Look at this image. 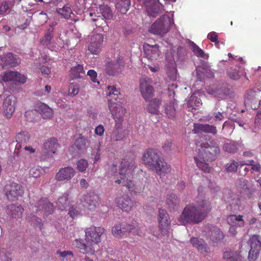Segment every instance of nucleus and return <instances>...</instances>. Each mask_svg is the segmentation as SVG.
I'll return each instance as SVG.
<instances>
[{"mask_svg":"<svg viewBox=\"0 0 261 261\" xmlns=\"http://www.w3.org/2000/svg\"><path fill=\"white\" fill-rule=\"evenodd\" d=\"M131 232L130 224L121 223L115 225L112 228L113 235L118 238L122 237L127 233Z\"/></svg>","mask_w":261,"mask_h":261,"instance_id":"23","label":"nucleus"},{"mask_svg":"<svg viewBox=\"0 0 261 261\" xmlns=\"http://www.w3.org/2000/svg\"><path fill=\"white\" fill-rule=\"evenodd\" d=\"M57 12L62 17L66 19L70 18L72 12L71 8L67 5H65L62 8L57 9Z\"/></svg>","mask_w":261,"mask_h":261,"instance_id":"47","label":"nucleus"},{"mask_svg":"<svg viewBox=\"0 0 261 261\" xmlns=\"http://www.w3.org/2000/svg\"><path fill=\"white\" fill-rule=\"evenodd\" d=\"M167 74L171 80L175 81L176 79V69L173 68L171 70H168Z\"/></svg>","mask_w":261,"mask_h":261,"instance_id":"64","label":"nucleus"},{"mask_svg":"<svg viewBox=\"0 0 261 261\" xmlns=\"http://www.w3.org/2000/svg\"><path fill=\"white\" fill-rule=\"evenodd\" d=\"M238 166L239 163L233 160L229 164H227L225 167L228 172H236L238 170Z\"/></svg>","mask_w":261,"mask_h":261,"instance_id":"57","label":"nucleus"},{"mask_svg":"<svg viewBox=\"0 0 261 261\" xmlns=\"http://www.w3.org/2000/svg\"><path fill=\"white\" fill-rule=\"evenodd\" d=\"M89 15L91 17V20L96 22L95 25L97 27H101L104 32H107L108 30L109 27L107 23L102 16H96L92 13H90Z\"/></svg>","mask_w":261,"mask_h":261,"instance_id":"36","label":"nucleus"},{"mask_svg":"<svg viewBox=\"0 0 261 261\" xmlns=\"http://www.w3.org/2000/svg\"><path fill=\"white\" fill-rule=\"evenodd\" d=\"M227 74L230 79L234 80H239L240 77L238 70L236 69L230 68Z\"/></svg>","mask_w":261,"mask_h":261,"instance_id":"60","label":"nucleus"},{"mask_svg":"<svg viewBox=\"0 0 261 261\" xmlns=\"http://www.w3.org/2000/svg\"><path fill=\"white\" fill-rule=\"evenodd\" d=\"M24 209L20 204H11L7 206V213L13 218H20L23 213Z\"/></svg>","mask_w":261,"mask_h":261,"instance_id":"27","label":"nucleus"},{"mask_svg":"<svg viewBox=\"0 0 261 261\" xmlns=\"http://www.w3.org/2000/svg\"><path fill=\"white\" fill-rule=\"evenodd\" d=\"M20 62L19 58L14 56L12 53H7L1 58V64L3 68L14 67Z\"/></svg>","mask_w":261,"mask_h":261,"instance_id":"22","label":"nucleus"},{"mask_svg":"<svg viewBox=\"0 0 261 261\" xmlns=\"http://www.w3.org/2000/svg\"><path fill=\"white\" fill-rule=\"evenodd\" d=\"M136 168L134 160H123L119 169L120 179L116 180L115 182L121 184L125 182L127 178L130 179V177L133 176V173Z\"/></svg>","mask_w":261,"mask_h":261,"instance_id":"6","label":"nucleus"},{"mask_svg":"<svg viewBox=\"0 0 261 261\" xmlns=\"http://www.w3.org/2000/svg\"><path fill=\"white\" fill-rule=\"evenodd\" d=\"M108 107L115 121L123 122L126 109L116 102H112L111 100H108Z\"/></svg>","mask_w":261,"mask_h":261,"instance_id":"11","label":"nucleus"},{"mask_svg":"<svg viewBox=\"0 0 261 261\" xmlns=\"http://www.w3.org/2000/svg\"><path fill=\"white\" fill-rule=\"evenodd\" d=\"M104 232L105 229L103 227L91 226L85 230L86 243H85L82 239H76L73 244L79 249L81 253L93 255L95 250L92 244L93 243L96 244L99 243L101 241L100 237Z\"/></svg>","mask_w":261,"mask_h":261,"instance_id":"2","label":"nucleus"},{"mask_svg":"<svg viewBox=\"0 0 261 261\" xmlns=\"http://www.w3.org/2000/svg\"><path fill=\"white\" fill-rule=\"evenodd\" d=\"M172 23V20L169 16L164 15L152 24L149 31L154 35L163 37L169 32Z\"/></svg>","mask_w":261,"mask_h":261,"instance_id":"5","label":"nucleus"},{"mask_svg":"<svg viewBox=\"0 0 261 261\" xmlns=\"http://www.w3.org/2000/svg\"><path fill=\"white\" fill-rule=\"evenodd\" d=\"M115 203L117 206L126 212L130 211L136 205V202L126 195L117 197Z\"/></svg>","mask_w":261,"mask_h":261,"instance_id":"17","label":"nucleus"},{"mask_svg":"<svg viewBox=\"0 0 261 261\" xmlns=\"http://www.w3.org/2000/svg\"><path fill=\"white\" fill-rule=\"evenodd\" d=\"M27 219L34 226L39 227L41 226V219L33 214L27 216Z\"/></svg>","mask_w":261,"mask_h":261,"instance_id":"53","label":"nucleus"},{"mask_svg":"<svg viewBox=\"0 0 261 261\" xmlns=\"http://www.w3.org/2000/svg\"><path fill=\"white\" fill-rule=\"evenodd\" d=\"M103 41V36L101 34H96L91 36L88 50L93 55H98L101 51Z\"/></svg>","mask_w":261,"mask_h":261,"instance_id":"16","label":"nucleus"},{"mask_svg":"<svg viewBox=\"0 0 261 261\" xmlns=\"http://www.w3.org/2000/svg\"><path fill=\"white\" fill-rule=\"evenodd\" d=\"M57 204L58 207L61 210H64L66 208V206L68 204V202L66 197H60L58 199Z\"/></svg>","mask_w":261,"mask_h":261,"instance_id":"59","label":"nucleus"},{"mask_svg":"<svg viewBox=\"0 0 261 261\" xmlns=\"http://www.w3.org/2000/svg\"><path fill=\"white\" fill-rule=\"evenodd\" d=\"M159 0H152L146 5V11L149 15L154 17L160 13L161 9L159 6Z\"/></svg>","mask_w":261,"mask_h":261,"instance_id":"31","label":"nucleus"},{"mask_svg":"<svg viewBox=\"0 0 261 261\" xmlns=\"http://www.w3.org/2000/svg\"><path fill=\"white\" fill-rule=\"evenodd\" d=\"M14 75V71H9L4 72L3 74L0 77V83L4 82L5 83L8 82H13Z\"/></svg>","mask_w":261,"mask_h":261,"instance_id":"50","label":"nucleus"},{"mask_svg":"<svg viewBox=\"0 0 261 261\" xmlns=\"http://www.w3.org/2000/svg\"><path fill=\"white\" fill-rule=\"evenodd\" d=\"M4 190L7 198L10 201L17 200L19 197H21L24 194L23 187L21 185L14 182L6 185Z\"/></svg>","mask_w":261,"mask_h":261,"instance_id":"7","label":"nucleus"},{"mask_svg":"<svg viewBox=\"0 0 261 261\" xmlns=\"http://www.w3.org/2000/svg\"><path fill=\"white\" fill-rule=\"evenodd\" d=\"M208 236L210 239L214 243H218L223 239L224 236L221 230L215 226L211 225Z\"/></svg>","mask_w":261,"mask_h":261,"instance_id":"28","label":"nucleus"},{"mask_svg":"<svg viewBox=\"0 0 261 261\" xmlns=\"http://www.w3.org/2000/svg\"><path fill=\"white\" fill-rule=\"evenodd\" d=\"M197 150L198 157L207 161L215 160L220 153L219 147L214 140L201 143Z\"/></svg>","mask_w":261,"mask_h":261,"instance_id":"4","label":"nucleus"},{"mask_svg":"<svg viewBox=\"0 0 261 261\" xmlns=\"http://www.w3.org/2000/svg\"><path fill=\"white\" fill-rule=\"evenodd\" d=\"M107 89L109 91L108 95L110 97L109 100H111L112 102L117 101L119 102L123 97V95L120 92V89H117L114 86H108Z\"/></svg>","mask_w":261,"mask_h":261,"instance_id":"32","label":"nucleus"},{"mask_svg":"<svg viewBox=\"0 0 261 261\" xmlns=\"http://www.w3.org/2000/svg\"><path fill=\"white\" fill-rule=\"evenodd\" d=\"M223 149L229 153L236 152L238 149V144L236 142L225 143L223 146Z\"/></svg>","mask_w":261,"mask_h":261,"instance_id":"48","label":"nucleus"},{"mask_svg":"<svg viewBox=\"0 0 261 261\" xmlns=\"http://www.w3.org/2000/svg\"><path fill=\"white\" fill-rule=\"evenodd\" d=\"M41 173V170L39 167H33L29 171L30 177L34 178L39 177Z\"/></svg>","mask_w":261,"mask_h":261,"instance_id":"58","label":"nucleus"},{"mask_svg":"<svg viewBox=\"0 0 261 261\" xmlns=\"http://www.w3.org/2000/svg\"><path fill=\"white\" fill-rule=\"evenodd\" d=\"M194 159L197 166L199 169L203 171L204 172H210L211 168L209 167L208 165L205 162V160H203V161H200L198 156H195Z\"/></svg>","mask_w":261,"mask_h":261,"instance_id":"46","label":"nucleus"},{"mask_svg":"<svg viewBox=\"0 0 261 261\" xmlns=\"http://www.w3.org/2000/svg\"><path fill=\"white\" fill-rule=\"evenodd\" d=\"M9 9L8 3L6 1L0 3V15L4 14Z\"/></svg>","mask_w":261,"mask_h":261,"instance_id":"62","label":"nucleus"},{"mask_svg":"<svg viewBox=\"0 0 261 261\" xmlns=\"http://www.w3.org/2000/svg\"><path fill=\"white\" fill-rule=\"evenodd\" d=\"M142 161L144 164L150 169L155 170L160 175L170 172V166L161 158L156 150L148 149L144 152Z\"/></svg>","mask_w":261,"mask_h":261,"instance_id":"3","label":"nucleus"},{"mask_svg":"<svg viewBox=\"0 0 261 261\" xmlns=\"http://www.w3.org/2000/svg\"><path fill=\"white\" fill-rule=\"evenodd\" d=\"M77 170L80 172H84L88 166V163L86 160L81 159L77 162Z\"/></svg>","mask_w":261,"mask_h":261,"instance_id":"54","label":"nucleus"},{"mask_svg":"<svg viewBox=\"0 0 261 261\" xmlns=\"http://www.w3.org/2000/svg\"><path fill=\"white\" fill-rule=\"evenodd\" d=\"M70 72L71 75L74 79H80L85 75L83 66L80 64L72 67Z\"/></svg>","mask_w":261,"mask_h":261,"instance_id":"39","label":"nucleus"},{"mask_svg":"<svg viewBox=\"0 0 261 261\" xmlns=\"http://www.w3.org/2000/svg\"><path fill=\"white\" fill-rule=\"evenodd\" d=\"M207 38L212 42H215L216 45H218L219 43L218 41V36L215 32L210 33L207 35Z\"/></svg>","mask_w":261,"mask_h":261,"instance_id":"61","label":"nucleus"},{"mask_svg":"<svg viewBox=\"0 0 261 261\" xmlns=\"http://www.w3.org/2000/svg\"><path fill=\"white\" fill-rule=\"evenodd\" d=\"M99 197L95 193H87L84 195L83 206L90 211L94 210L99 204Z\"/></svg>","mask_w":261,"mask_h":261,"instance_id":"18","label":"nucleus"},{"mask_svg":"<svg viewBox=\"0 0 261 261\" xmlns=\"http://www.w3.org/2000/svg\"><path fill=\"white\" fill-rule=\"evenodd\" d=\"M261 95L259 91L250 90L248 91L245 98V104L253 110L257 109L260 105Z\"/></svg>","mask_w":261,"mask_h":261,"instance_id":"13","label":"nucleus"},{"mask_svg":"<svg viewBox=\"0 0 261 261\" xmlns=\"http://www.w3.org/2000/svg\"><path fill=\"white\" fill-rule=\"evenodd\" d=\"M202 105L201 99L197 95V93L193 94L189 98L187 105L188 107L193 108L194 106L199 107Z\"/></svg>","mask_w":261,"mask_h":261,"instance_id":"43","label":"nucleus"},{"mask_svg":"<svg viewBox=\"0 0 261 261\" xmlns=\"http://www.w3.org/2000/svg\"><path fill=\"white\" fill-rule=\"evenodd\" d=\"M158 225L159 229L162 235H169L171 221L169 215L165 210L159 209L158 215Z\"/></svg>","mask_w":261,"mask_h":261,"instance_id":"8","label":"nucleus"},{"mask_svg":"<svg viewBox=\"0 0 261 261\" xmlns=\"http://www.w3.org/2000/svg\"><path fill=\"white\" fill-rule=\"evenodd\" d=\"M38 109L43 119H51L53 117V109L46 104L40 102L38 105Z\"/></svg>","mask_w":261,"mask_h":261,"instance_id":"35","label":"nucleus"},{"mask_svg":"<svg viewBox=\"0 0 261 261\" xmlns=\"http://www.w3.org/2000/svg\"><path fill=\"white\" fill-rule=\"evenodd\" d=\"M123 63L117 60L116 62H109L106 65L105 70L107 74L114 76L122 70Z\"/></svg>","mask_w":261,"mask_h":261,"instance_id":"25","label":"nucleus"},{"mask_svg":"<svg viewBox=\"0 0 261 261\" xmlns=\"http://www.w3.org/2000/svg\"><path fill=\"white\" fill-rule=\"evenodd\" d=\"M123 186L126 187L130 193L140 194L143 192L144 187L141 184H134L130 179L127 178L125 182L122 183Z\"/></svg>","mask_w":261,"mask_h":261,"instance_id":"26","label":"nucleus"},{"mask_svg":"<svg viewBox=\"0 0 261 261\" xmlns=\"http://www.w3.org/2000/svg\"><path fill=\"white\" fill-rule=\"evenodd\" d=\"M17 103V98L13 95L6 97L3 102L4 114L7 118H10L14 113Z\"/></svg>","mask_w":261,"mask_h":261,"instance_id":"15","label":"nucleus"},{"mask_svg":"<svg viewBox=\"0 0 261 261\" xmlns=\"http://www.w3.org/2000/svg\"><path fill=\"white\" fill-rule=\"evenodd\" d=\"M99 11L102 16L105 19H111L113 17V14L111 8L107 5H100L99 6Z\"/></svg>","mask_w":261,"mask_h":261,"instance_id":"45","label":"nucleus"},{"mask_svg":"<svg viewBox=\"0 0 261 261\" xmlns=\"http://www.w3.org/2000/svg\"><path fill=\"white\" fill-rule=\"evenodd\" d=\"M165 113L169 118H174L176 116V110L174 102L170 101L164 106Z\"/></svg>","mask_w":261,"mask_h":261,"instance_id":"41","label":"nucleus"},{"mask_svg":"<svg viewBox=\"0 0 261 261\" xmlns=\"http://www.w3.org/2000/svg\"><path fill=\"white\" fill-rule=\"evenodd\" d=\"M59 146L58 140L54 137L47 140L44 144V149L48 153H55Z\"/></svg>","mask_w":261,"mask_h":261,"instance_id":"33","label":"nucleus"},{"mask_svg":"<svg viewBox=\"0 0 261 261\" xmlns=\"http://www.w3.org/2000/svg\"><path fill=\"white\" fill-rule=\"evenodd\" d=\"M131 228V232L133 235H137L138 236H142L143 232L140 226L136 223L130 224Z\"/></svg>","mask_w":261,"mask_h":261,"instance_id":"52","label":"nucleus"},{"mask_svg":"<svg viewBox=\"0 0 261 261\" xmlns=\"http://www.w3.org/2000/svg\"><path fill=\"white\" fill-rule=\"evenodd\" d=\"M193 131L195 134L203 132L205 133H211L214 135H216L217 133L216 127L208 124L194 123Z\"/></svg>","mask_w":261,"mask_h":261,"instance_id":"24","label":"nucleus"},{"mask_svg":"<svg viewBox=\"0 0 261 261\" xmlns=\"http://www.w3.org/2000/svg\"><path fill=\"white\" fill-rule=\"evenodd\" d=\"M30 209L32 212L36 213L44 211L47 215L53 212V204L47 199L43 198L37 201L35 204L32 203Z\"/></svg>","mask_w":261,"mask_h":261,"instance_id":"12","label":"nucleus"},{"mask_svg":"<svg viewBox=\"0 0 261 261\" xmlns=\"http://www.w3.org/2000/svg\"><path fill=\"white\" fill-rule=\"evenodd\" d=\"M140 90L143 98L148 101L154 94V89L152 86V81L148 77H142L140 80Z\"/></svg>","mask_w":261,"mask_h":261,"instance_id":"10","label":"nucleus"},{"mask_svg":"<svg viewBox=\"0 0 261 261\" xmlns=\"http://www.w3.org/2000/svg\"><path fill=\"white\" fill-rule=\"evenodd\" d=\"M223 258L226 261H244V257L239 252L231 250L224 251L223 254Z\"/></svg>","mask_w":261,"mask_h":261,"instance_id":"30","label":"nucleus"},{"mask_svg":"<svg viewBox=\"0 0 261 261\" xmlns=\"http://www.w3.org/2000/svg\"><path fill=\"white\" fill-rule=\"evenodd\" d=\"M30 135L28 132H20L16 136V141L17 144L16 145L15 153L19 155L21 151V148L29 142Z\"/></svg>","mask_w":261,"mask_h":261,"instance_id":"21","label":"nucleus"},{"mask_svg":"<svg viewBox=\"0 0 261 261\" xmlns=\"http://www.w3.org/2000/svg\"><path fill=\"white\" fill-rule=\"evenodd\" d=\"M79 92V86L77 83H71L68 87V95L75 96L78 94Z\"/></svg>","mask_w":261,"mask_h":261,"instance_id":"55","label":"nucleus"},{"mask_svg":"<svg viewBox=\"0 0 261 261\" xmlns=\"http://www.w3.org/2000/svg\"><path fill=\"white\" fill-rule=\"evenodd\" d=\"M207 92L210 95L218 98H223L225 96V93L221 88L216 87H210L207 90Z\"/></svg>","mask_w":261,"mask_h":261,"instance_id":"44","label":"nucleus"},{"mask_svg":"<svg viewBox=\"0 0 261 261\" xmlns=\"http://www.w3.org/2000/svg\"><path fill=\"white\" fill-rule=\"evenodd\" d=\"M227 223L231 226L243 227L245 225L243 216L241 215H230L227 217Z\"/></svg>","mask_w":261,"mask_h":261,"instance_id":"29","label":"nucleus"},{"mask_svg":"<svg viewBox=\"0 0 261 261\" xmlns=\"http://www.w3.org/2000/svg\"><path fill=\"white\" fill-rule=\"evenodd\" d=\"M162 101V99L159 98L152 99L147 107V111L148 113L152 114H158L160 112L159 108Z\"/></svg>","mask_w":261,"mask_h":261,"instance_id":"34","label":"nucleus"},{"mask_svg":"<svg viewBox=\"0 0 261 261\" xmlns=\"http://www.w3.org/2000/svg\"><path fill=\"white\" fill-rule=\"evenodd\" d=\"M179 200L176 195L170 194L167 195L166 199V204L169 208H174L179 204Z\"/></svg>","mask_w":261,"mask_h":261,"instance_id":"38","label":"nucleus"},{"mask_svg":"<svg viewBox=\"0 0 261 261\" xmlns=\"http://www.w3.org/2000/svg\"><path fill=\"white\" fill-rule=\"evenodd\" d=\"M250 250L248 258L249 261H255L258 257L261 250V239L258 235H253L249 239Z\"/></svg>","mask_w":261,"mask_h":261,"instance_id":"9","label":"nucleus"},{"mask_svg":"<svg viewBox=\"0 0 261 261\" xmlns=\"http://www.w3.org/2000/svg\"><path fill=\"white\" fill-rule=\"evenodd\" d=\"M211 209V202L208 200H202L196 206L193 204L187 205L178 220L184 225L199 223L205 218Z\"/></svg>","mask_w":261,"mask_h":261,"instance_id":"1","label":"nucleus"},{"mask_svg":"<svg viewBox=\"0 0 261 261\" xmlns=\"http://www.w3.org/2000/svg\"><path fill=\"white\" fill-rule=\"evenodd\" d=\"M105 130L102 124H99L96 127L94 132L96 135L101 137L103 135Z\"/></svg>","mask_w":261,"mask_h":261,"instance_id":"63","label":"nucleus"},{"mask_svg":"<svg viewBox=\"0 0 261 261\" xmlns=\"http://www.w3.org/2000/svg\"><path fill=\"white\" fill-rule=\"evenodd\" d=\"M191 46L192 51L196 57L204 59H207L208 58V55L205 54L204 51L199 48L195 43L192 42Z\"/></svg>","mask_w":261,"mask_h":261,"instance_id":"42","label":"nucleus"},{"mask_svg":"<svg viewBox=\"0 0 261 261\" xmlns=\"http://www.w3.org/2000/svg\"><path fill=\"white\" fill-rule=\"evenodd\" d=\"M86 139L82 136H79L74 141L73 147L78 151H82L86 148Z\"/></svg>","mask_w":261,"mask_h":261,"instance_id":"40","label":"nucleus"},{"mask_svg":"<svg viewBox=\"0 0 261 261\" xmlns=\"http://www.w3.org/2000/svg\"><path fill=\"white\" fill-rule=\"evenodd\" d=\"M125 138V135L122 132L114 130L112 135L111 140L114 141L122 140Z\"/></svg>","mask_w":261,"mask_h":261,"instance_id":"56","label":"nucleus"},{"mask_svg":"<svg viewBox=\"0 0 261 261\" xmlns=\"http://www.w3.org/2000/svg\"><path fill=\"white\" fill-rule=\"evenodd\" d=\"M143 48L144 55L148 60L154 61L158 59L160 53L159 45H150L146 43L143 45Z\"/></svg>","mask_w":261,"mask_h":261,"instance_id":"19","label":"nucleus"},{"mask_svg":"<svg viewBox=\"0 0 261 261\" xmlns=\"http://www.w3.org/2000/svg\"><path fill=\"white\" fill-rule=\"evenodd\" d=\"M75 169L71 166H67L61 168L56 174L55 179L58 181L67 182L70 181L75 175Z\"/></svg>","mask_w":261,"mask_h":261,"instance_id":"14","label":"nucleus"},{"mask_svg":"<svg viewBox=\"0 0 261 261\" xmlns=\"http://www.w3.org/2000/svg\"><path fill=\"white\" fill-rule=\"evenodd\" d=\"M190 242L193 247L196 248L198 251L204 256L207 255L210 252L209 247L203 239L192 237L190 239Z\"/></svg>","mask_w":261,"mask_h":261,"instance_id":"20","label":"nucleus"},{"mask_svg":"<svg viewBox=\"0 0 261 261\" xmlns=\"http://www.w3.org/2000/svg\"><path fill=\"white\" fill-rule=\"evenodd\" d=\"M130 5V0H117L116 9L122 14H125L129 9Z\"/></svg>","mask_w":261,"mask_h":261,"instance_id":"37","label":"nucleus"},{"mask_svg":"<svg viewBox=\"0 0 261 261\" xmlns=\"http://www.w3.org/2000/svg\"><path fill=\"white\" fill-rule=\"evenodd\" d=\"M53 29H49L45 34L43 38L41 40V43L43 45H48L53 36Z\"/></svg>","mask_w":261,"mask_h":261,"instance_id":"51","label":"nucleus"},{"mask_svg":"<svg viewBox=\"0 0 261 261\" xmlns=\"http://www.w3.org/2000/svg\"><path fill=\"white\" fill-rule=\"evenodd\" d=\"M26 76L17 71H14L13 82L15 85L23 84L26 82Z\"/></svg>","mask_w":261,"mask_h":261,"instance_id":"49","label":"nucleus"}]
</instances>
